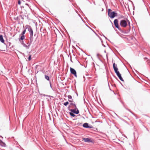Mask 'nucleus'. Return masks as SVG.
Masks as SVG:
<instances>
[{
	"instance_id": "nucleus-1",
	"label": "nucleus",
	"mask_w": 150,
	"mask_h": 150,
	"mask_svg": "<svg viewBox=\"0 0 150 150\" xmlns=\"http://www.w3.org/2000/svg\"><path fill=\"white\" fill-rule=\"evenodd\" d=\"M113 67L115 72L116 74L117 75L119 78V79L122 81H124L122 78L121 76V74L118 71V68H117V65L115 63H113Z\"/></svg>"
},
{
	"instance_id": "nucleus-2",
	"label": "nucleus",
	"mask_w": 150,
	"mask_h": 150,
	"mask_svg": "<svg viewBox=\"0 0 150 150\" xmlns=\"http://www.w3.org/2000/svg\"><path fill=\"white\" fill-rule=\"evenodd\" d=\"M120 26L122 27L125 28L128 25L129 27H130V22L127 19L125 20H122L120 22Z\"/></svg>"
},
{
	"instance_id": "nucleus-3",
	"label": "nucleus",
	"mask_w": 150,
	"mask_h": 150,
	"mask_svg": "<svg viewBox=\"0 0 150 150\" xmlns=\"http://www.w3.org/2000/svg\"><path fill=\"white\" fill-rule=\"evenodd\" d=\"M75 106V109H69V110L71 111V112H73V113H74V114H78L79 113V111L78 109L77 108L76 105L75 103H73L72 102H71L70 103V106Z\"/></svg>"
},
{
	"instance_id": "nucleus-4",
	"label": "nucleus",
	"mask_w": 150,
	"mask_h": 150,
	"mask_svg": "<svg viewBox=\"0 0 150 150\" xmlns=\"http://www.w3.org/2000/svg\"><path fill=\"white\" fill-rule=\"evenodd\" d=\"M112 10L110 9H108V15L111 18H114L115 16H117V13H115V11L111 12Z\"/></svg>"
},
{
	"instance_id": "nucleus-5",
	"label": "nucleus",
	"mask_w": 150,
	"mask_h": 150,
	"mask_svg": "<svg viewBox=\"0 0 150 150\" xmlns=\"http://www.w3.org/2000/svg\"><path fill=\"white\" fill-rule=\"evenodd\" d=\"M26 29L28 30V31L29 32L30 36H33V29L29 25H26L25 26Z\"/></svg>"
},
{
	"instance_id": "nucleus-6",
	"label": "nucleus",
	"mask_w": 150,
	"mask_h": 150,
	"mask_svg": "<svg viewBox=\"0 0 150 150\" xmlns=\"http://www.w3.org/2000/svg\"><path fill=\"white\" fill-rule=\"evenodd\" d=\"M26 28L21 33L20 35V36H21V37L18 38L19 41H21V40H23L25 39V35L24 34L26 32Z\"/></svg>"
},
{
	"instance_id": "nucleus-7",
	"label": "nucleus",
	"mask_w": 150,
	"mask_h": 150,
	"mask_svg": "<svg viewBox=\"0 0 150 150\" xmlns=\"http://www.w3.org/2000/svg\"><path fill=\"white\" fill-rule=\"evenodd\" d=\"M114 23L115 27L117 28L120 31H122L121 28L119 27L118 24V20L117 19H115L114 20Z\"/></svg>"
},
{
	"instance_id": "nucleus-8",
	"label": "nucleus",
	"mask_w": 150,
	"mask_h": 150,
	"mask_svg": "<svg viewBox=\"0 0 150 150\" xmlns=\"http://www.w3.org/2000/svg\"><path fill=\"white\" fill-rule=\"evenodd\" d=\"M70 70L71 73L74 75L76 77H77L76 72V70L73 68L70 67Z\"/></svg>"
},
{
	"instance_id": "nucleus-9",
	"label": "nucleus",
	"mask_w": 150,
	"mask_h": 150,
	"mask_svg": "<svg viewBox=\"0 0 150 150\" xmlns=\"http://www.w3.org/2000/svg\"><path fill=\"white\" fill-rule=\"evenodd\" d=\"M33 36H30V42L29 44L28 45H27L28 49L29 48L30 46L32 44V42L33 41Z\"/></svg>"
},
{
	"instance_id": "nucleus-10",
	"label": "nucleus",
	"mask_w": 150,
	"mask_h": 150,
	"mask_svg": "<svg viewBox=\"0 0 150 150\" xmlns=\"http://www.w3.org/2000/svg\"><path fill=\"white\" fill-rule=\"evenodd\" d=\"M83 140H84L85 142H93L92 140L88 138H83Z\"/></svg>"
},
{
	"instance_id": "nucleus-11",
	"label": "nucleus",
	"mask_w": 150,
	"mask_h": 150,
	"mask_svg": "<svg viewBox=\"0 0 150 150\" xmlns=\"http://www.w3.org/2000/svg\"><path fill=\"white\" fill-rule=\"evenodd\" d=\"M0 145L3 147L6 146V144L2 140L0 139Z\"/></svg>"
},
{
	"instance_id": "nucleus-12",
	"label": "nucleus",
	"mask_w": 150,
	"mask_h": 150,
	"mask_svg": "<svg viewBox=\"0 0 150 150\" xmlns=\"http://www.w3.org/2000/svg\"><path fill=\"white\" fill-rule=\"evenodd\" d=\"M19 41L21 42V44L22 45H23V46L24 47H25L27 49H28L27 45H26L24 43V42H23V40H21V41Z\"/></svg>"
},
{
	"instance_id": "nucleus-13",
	"label": "nucleus",
	"mask_w": 150,
	"mask_h": 150,
	"mask_svg": "<svg viewBox=\"0 0 150 150\" xmlns=\"http://www.w3.org/2000/svg\"><path fill=\"white\" fill-rule=\"evenodd\" d=\"M0 41L1 42L4 43V40L3 39V36L2 35H0Z\"/></svg>"
},
{
	"instance_id": "nucleus-14",
	"label": "nucleus",
	"mask_w": 150,
	"mask_h": 150,
	"mask_svg": "<svg viewBox=\"0 0 150 150\" xmlns=\"http://www.w3.org/2000/svg\"><path fill=\"white\" fill-rule=\"evenodd\" d=\"M83 126L84 127L88 128V124L87 123H85L83 124Z\"/></svg>"
},
{
	"instance_id": "nucleus-15",
	"label": "nucleus",
	"mask_w": 150,
	"mask_h": 150,
	"mask_svg": "<svg viewBox=\"0 0 150 150\" xmlns=\"http://www.w3.org/2000/svg\"><path fill=\"white\" fill-rule=\"evenodd\" d=\"M74 113H73L72 112H69V114L70 115L73 117H75L76 116V115L74 114Z\"/></svg>"
},
{
	"instance_id": "nucleus-16",
	"label": "nucleus",
	"mask_w": 150,
	"mask_h": 150,
	"mask_svg": "<svg viewBox=\"0 0 150 150\" xmlns=\"http://www.w3.org/2000/svg\"><path fill=\"white\" fill-rule=\"evenodd\" d=\"M45 79H46L47 80L49 81H49V80H50L49 77L48 76H47L46 75H45Z\"/></svg>"
},
{
	"instance_id": "nucleus-17",
	"label": "nucleus",
	"mask_w": 150,
	"mask_h": 150,
	"mask_svg": "<svg viewBox=\"0 0 150 150\" xmlns=\"http://www.w3.org/2000/svg\"><path fill=\"white\" fill-rule=\"evenodd\" d=\"M15 20H17L18 21H19L20 20V17H19V16L18 17H17L16 19H15Z\"/></svg>"
},
{
	"instance_id": "nucleus-18",
	"label": "nucleus",
	"mask_w": 150,
	"mask_h": 150,
	"mask_svg": "<svg viewBox=\"0 0 150 150\" xmlns=\"http://www.w3.org/2000/svg\"><path fill=\"white\" fill-rule=\"evenodd\" d=\"M69 104V102L67 101L64 103V105L65 106H67Z\"/></svg>"
},
{
	"instance_id": "nucleus-19",
	"label": "nucleus",
	"mask_w": 150,
	"mask_h": 150,
	"mask_svg": "<svg viewBox=\"0 0 150 150\" xmlns=\"http://www.w3.org/2000/svg\"><path fill=\"white\" fill-rule=\"evenodd\" d=\"M19 17H20V19L21 18L22 20L24 19V18H23V16L22 15H20L19 16Z\"/></svg>"
},
{
	"instance_id": "nucleus-20",
	"label": "nucleus",
	"mask_w": 150,
	"mask_h": 150,
	"mask_svg": "<svg viewBox=\"0 0 150 150\" xmlns=\"http://www.w3.org/2000/svg\"><path fill=\"white\" fill-rule=\"evenodd\" d=\"M67 97L69 99H72V96L71 95H68Z\"/></svg>"
},
{
	"instance_id": "nucleus-21",
	"label": "nucleus",
	"mask_w": 150,
	"mask_h": 150,
	"mask_svg": "<svg viewBox=\"0 0 150 150\" xmlns=\"http://www.w3.org/2000/svg\"><path fill=\"white\" fill-rule=\"evenodd\" d=\"M31 55H30L29 56V57L28 58V59L30 61L31 59Z\"/></svg>"
},
{
	"instance_id": "nucleus-22",
	"label": "nucleus",
	"mask_w": 150,
	"mask_h": 150,
	"mask_svg": "<svg viewBox=\"0 0 150 150\" xmlns=\"http://www.w3.org/2000/svg\"><path fill=\"white\" fill-rule=\"evenodd\" d=\"M88 128H93V126L92 125H91L90 126L88 125Z\"/></svg>"
},
{
	"instance_id": "nucleus-23",
	"label": "nucleus",
	"mask_w": 150,
	"mask_h": 150,
	"mask_svg": "<svg viewBox=\"0 0 150 150\" xmlns=\"http://www.w3.org/2000/svg\"><path fill=\"white\" fill-rule=\"evenodd\" d=\"M68 101L69 102H73V99H69L68 100Z\"/></svg>"
},
{
	"instance_id": "nucleus-24",
	"label": "nucleus",
	"mask_w": 150,
	"mask_h": 150,
	"mask_svg": "<svg viewBox=\"0 0 150 150\" xmlns=\"http://www.w3.org/2000/svg\"><path fill=\"white\" fill-rule=\"evenodd\" d=\"M21 3V1L20 0H18V4L19 5H20Z\"/></svg>"
},
{
	"instance_id": "nucleus-25",
	"label": "nucleus",
	"mask_w": 150,
	"mask_h": 150,
	"mask_svg": "<svg viewBox=\"0 0 150 150\" xmlns=\"http://www.w3.org/2000/svg\"><path fill=\"white\" fill-rule=\"evenodd\" d=\"M50 86L51 87V88L52 89V85H51V82L50 81Z\"/></svg>"
},
{
	"instance_id": "nucleus-26",
	"label": "nucleus",
	"mask_w": 150,
	"mask_h": 150,
	"mask_svg": "<svg viewBox=\"0 0 150 150\" xmlns=\"http://www.w3.org/2000/svg\"><path fill=\"white\" fill-rule=\"evenodd\" d=\"M124 16H121L120 18H124Z\"/></svg>"
},
{
	"instance_id": "nucleus-27",
	"label": "nucleus",
	"mask_w": 150,
	"mask_h": 150,
	"mask_svg": "<svg viewBox=\"0 0 150 150\" xmlns=\"http://www.w3.org/2000/svg\"><path fill=\"white\" fill-rule=\"evenodd\" d=\"M25 5L29 6V5L28 4H25Z\"/></svg>"
},
{
	"instance_id": "nucleus-28",
	"label": "nucleus",
	"mask_w": 150,
	"mask_h": 150,
	"mask_svg": "<svg viewBox=\"0 0 150 150\" xmlns=\"http://www.w3.org/2000/svg\"><path fill=\"white\" fill-rule=\"evenodd\" d=\"M29 44V42H27V45H28V44Z\"/></svg>"
},
{
	"instance_id": "nucleus-29",
	"label": "nucleus",
	"mask_w": 150,
	"mask_h": 150,
	"mask_svg": "<svg viewBox=\"0 0 150 150\" xmlns=\"http://www.w3.org/2000/svg\"><path fill=\"white\" fill-rule=\"evenodd\" d=\"M43 96H47V95H46L44 94V95H43Z\"/></svg>"
},
{
	"instance_id": "nucleus-30",
	"label": "nucleus",
	"mask_w": 150,
	"mask_h": 150,
	"mask_svg": "<svg viewBox=\"0 0 150 150\" xmlns=\"http://www.w3.org/2000/svg\"><path fill=\"white\" fill-rule=\"evenodd\" d=\"M105 37V39H107V38L106 37Z\"/></svg>"
},
{
	"instance_id": "nucleus-31",
	"label": "nucleus",
	"mask_w": 150,
	"mask_h": 150,
	"mask_svg": "<svg viewBox=\"0 0 150 150\" xmlns=\"http://www.w3.org/2000/svg\"><path fill=\"white\" fill-rule=\"evenodd\" d=\"M73 108H74V109H75V106H74L73 107Z\"/></svg>"
},
{
	"instance_id": "nucleus-32",
	"label": "nucleus",
	"mask_w": 150,
	"mask_h": 150,
	"mask_svg": "<svg viewBox=\"0 0 150 150\" xmlns=\"http://www.w3.org/2000/svg\"><path fill=\"white\" fill-rule=\"evenodd\" d=\"M103 36H104V37H105V36L104 35H103Z\"/></svg>"
}]
</instances>
